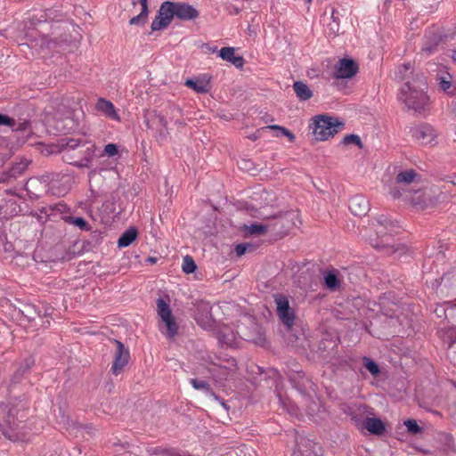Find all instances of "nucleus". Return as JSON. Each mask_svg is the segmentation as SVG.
Segmentation results:
<instances>
[{
	"mask_svg": "<svg viewBox=\"0 0 456 456\" xmlns=\"http://www.w3.org/2000/svg\"><path fill=\"white\" fill-rule=\"evenodd\" d=\"M96 146L84 136L63 137L47 150L48 154H61L62 160L78 168L89 167L95 157Z\"/></svg>",
	"mask_w": 456,
	"mask_h": 456,
	"instance_id": "nucleus-1",
	"label": "nucleus"
},
{
	"mask_svg": "<svg viewBox=\"0 0 456 456\" xmlns=\"http://www.w3.org/2000/svg\"><path fill=\"white\" fill-rule=\"evenodd\" d=\"M200 15L199 11L186 2H163L151 22V32L167 28L176 18L182 21L194 20Z\"/></svg>",
	"mask_w": 456,
	"mask_h": 456,
	"instance_id": "nucleus-2",
	"label": "nucleus"
},
{
	"mask_svg": "<svg viewBox=\"0 0 456 456\" xmlns=\"http://www.w3.org/2000/svg\"><path fill=\"white\" fill-rule=\"evenodd\" d=\"M428 84L423 73H418L411 80H407L402 86L398 99L403 102L409 110L417 113H422L429 105V97L426 93Z\"/></svg>",
	"mask_w": 456,
	"mask_h": 456,
	"instance_id": "nucleus-3",
	"label": "nucleus"
},
{
	"mask_svg": "<svg viewBox=\"0 0 456 456\" xmlns=\"http://www.w3.org/2000/svg\"><path fill=\"white\" fill-rule=\"evenodd\" d=\"M344 126L345 124L338 118L328 114H320L311 118L309 130L316 141H326L334 137Z\"/></svg>",
	"mask_w": 456,
	"mask_h": 456,
	"instance_id": "nucleus-4",
	"label": "nucleus"
},
{
	"mask_svg": "<svg viewBox=\"0 0 456 456\" xmlns=\"http://www.w3.org/2000/svg\"><path fill=\"white\" fill-rule=\"evenodd\" d=\"M389 194L394 200H402L403 202L411 204L417 210H423L436 202L431 191L427 190L409 191L395 186L390 189Z\"/></svg>",
	"mask_w": 456,
	"mask_h": 456,
	"instance_id": "nucleus-5",
	"label": "nucleus"
},
{
	"mask_svg": "<svg viewBox=\"0 0 456 456\" xmlns=\"http://www.w3.org/2000/svg\"><path fill=\"white\" fill-rule=\"evenodd\" d=\"M26 403L17 397H10L0 403V414L5 428L14 431L19 428L20 423L25 418Z\"/></svg>",
	"mask_w": 456,
	"mask_h": 456,
	"instance_id": "nucleus-6",
	"label": "nucleus"
},
{
	"mask_svg": "<svg viewBox=\"0 0 456 456\" xmlns=\"http://www.w3.org/2000/svg\"><path fill=\"white\" fill-rule=\"evenodd\" d=\"M295 218H297V214L295 211H287L266 219L275 227V229H271V232L281 238L296 225Z\"/></svg>",
	"mask_w": 456,
	"mask_h": 456,
	"instance_id": "nucleus-7",
	"label": "nucleus"
},
{
	"mask_svg": "<svg viewBox=\"0 0 456 456\" xmlns=\"http://www.w3.org/2000/svg\"><path fill=\"white\" fill-rule=\"evenodd\" d=\"M276 304V312L287 330H290L295 323L296 314L293 308L290 307L289 299L282 294L274 296Z\"/></svg>",
	"mask_w": 456,
	"mask_h": 456,
	"instance_id": "nucleus-8",
	"label": "nucleus"
},
{
	"mask_svg": "<svg viewBox=\"0 0 456 456\" xmlns=\"http://www.w3.org/2000/svg\"><path fill=\"white\" fill-rule=\"evenodd\" d=\"M158 314L165 322L168 338H174L178 332V325L172 314L169 304L162 297L157 299Z\"/></svg>",
	"mask_w": 456,
	"mask_h": 456,
	"instance_id": "nucleus-9",
	"label": "nucleus"
},
{
	"mask_svg": "<svg viewBox=\"0 0 456 456\" xmlns=\"http://www.w3.org/2000/svg\"><path fill=\"white\" fill-rule=\"evenodd\" d=\"M294 456H322V450L318 443L304 436L296 438V449Z\"/></svg>",
	"mask_w": 456,
	"mask_h": 456,
	"instance_id": "nucleus-10",
	"label": "nucleus"
},
{
	"mask_svg": "<svg viewBox=\"0 0 456 456\" xmlns=\"http://www.w3.org/2000/svg\"><path fill=\"white\" fill-rule=\"evenodd\" d=\"M195 307L194 317L197 323L204 329L212 328L215 324V320L211 314L212 306L210 304L201 300L196 303Z\"/></svg>",
	"mask_w": 456,
	"mask_h": 456,
	"instance_id": "nucleus-11",
	"label": "nucleus"
},
{
	"mask_svg": "<svg viewBox=\"0 0 456 456\" xmlns=\"http://www.w3.org/2000/svg\"><path fill=\"white\" fill-rule=\"evenodd\" d=\"M408 133L422 144L431 143L436 137V130L428 123L411 126Z\"/></svg>",
	"mask_w": 456,
	"mask_h": 456,
	"instance_id": "nucleus-12",
	"label": "nucleus"
},
{
	"mask_svg": "<svg viewBox=\"0 0 456 456\" xmlns=\"http://www.w3.org/2000/svg\"><path fill=\"white\" fill-rule=\"evenodd\" d=\"M25 190L32 200H37L52 191L43 176L29 178L25 183Z\"/></svg>",
	"mask_w": 456,
	"mask_h": 456,
	"instance_id": "nucleus-13",
	"label": "nucleus"
},
{
	"mask_svg": "<svg viewBox=\"0 0 456 456\" xmlns=\"http://www.w3.org/2000/svg\"><path fill=\"white\" fill-rule=\"evenodd\" d=\"M117 349L114 356L113 364L111 367V371L114 375L118 376L121 373L124 367L128 363L130 354L128 349H126L124 344L118 340H114Z\"/></svg>",
	"mask_w": 456,
	"mask_h": 456,
	"instance_id": "nucleus-14",
	"label": "nucleus"
},
{
	"mask_svg": "<svg viewBox=\"0 0 456 456\" xmlns=\"http://www.w3.org/2000/svg\"><path fill=\"white\" fill-rule=\"evenodd\" d=\"M358 71V65L353 59H341L335 66V77L351 78Z\"/></svg>",
	"mask_w": 456,
	"mask_h": 456,
	"instance_id": "nucleus-15",
	"label": "nucleus"
},
{
	"mask_svg": "<svg viewBox=\"0 0 456 456\" xmlns=\"http://www.w3.org/2000/svg\"><path fill=\"white\" fill-rule=\"evenodd\" d=\"M354 421L357 426L360 425V420L354 419ZM361 425L362 428L367 429L374 436H381L386 431L385 423L379 418L366 417L362 421H361Z\"/></svg>",
	"mask_w": 456,
	"mask_h": 456,
	"instance_id": "nucleus-16",
	"label": "nucleus"
},
{
	"mask_svg": "<svg viewBox=\"0 0 456 456\" xmlns=\"http://www.w3.org/2000/svg\"><path fill=\"white\" fill-rule=\"evenodd\" d=\"M349 209L353 215L362 216L370 210V204L364 196L354 195L349 200Z\"/></svg>",
	"mask_w": 456,
	"mask_h": 456,
	"instance_id": "nucleus-17",
	"label": "nucleus"
},
{
	"mask_svg": "<svg viewBox=\"0 0 456 456\" xmlns=\"http://www.w3.org/2000/svg\"><path fill=\"white\" fill-rule=\"evenodd\" d=\"M376 221L378 224L383 228L377 231L378 235L384 236L387 233H389L391 235L392 232H395L396 229L400 227L397 221L392 220L391 218L385 215L379 216L376 218Z\"/></svg>",
	"mask_w": 456,
	"mask_h": 456,
	"instance_id": "nucleus-18",
	"label": "nucleus"
},
{
	"mask_svg": "<svg viewBox=\"0 0 456 456\" xmlns=\"http://www.w3.org/2000/svg\"><path fill=\"white\" fill-rule=\"evenodd\" d=\"M418 176L419 175L414 169H407L401 171L396 175L395 178V183L393 185L389 187V190L392 187L395 186H399L402 189H405V186L413 183Z\"/></svg>",
	"mask_w": 456,
	"mask_h": 456,
	"instance_id": "nucleus-19",
	"label": "nucleus"
},
{
	"mask_svg": "<svg viewBox=\"0 0 456 456\" xmlns=\"http://www.w3.org/2000/svg\"><path fill=\"white\" fill-rule=\"evenodd\" d=\"M96 110L110 119L117 121L120 120V117L115 109V106L109 100L100 98L96 103Z\"/></svg>",
	"mask_w": 456,
	"mask_h": 456,
	"instance_id": "nucleus-20",
	"label": "nucleus"
},
{
	"mask_svg": "<svg viewBox=\"0 0 456 456\" xmlns=\"http://www.w3.org/2000/svg\"><path fill=\"white\" fill-rule=\"evenodd\" d=\"M42 176L44 177L45 181L46 182V183H48V186L52 190V194L61 195L67 193L69 190L68 187L59 189L58 192L53 191V190L57 187V183L59 182H61L62 179H69L67 175H62L61 173H48Z\"/></svg>",
	"mask_w": 456,
	"mask_h": 456,
	"instance_id": "nucleus-21",
	"label": "nucleus"
},
{
	"mask_svg": "<svg viewBox=\"0 0 456 456\" xmlns=\"http://www.w3.org/2000/svg\"><path fill=\"white\" fill-rule=\"evenodd\" d=\"M28 167V163L24 161L16 162L0 176V183H9L10 179L16 178L21 175Z\"/></svg>",
	"mask_w": 456,
	"mask_h": 456,
	"instance_id": "nucleus-22",
	"label": "nucleus"
},
{
	"mask_svg": "<svg viewBox=\"0 0 456 456\" xmlns=\"http://www.w3.org/2000/svg\"><path fill=\"white\" fill-rule=\"evenodd\" d=\"M50 308H46L44 314H41V310L33 304H25L22 308L20 309V314L28 321H35L37 317L41 318L44 316H48L50 314Z\"/></svg>",
	"mask_w": 456,
	"mask_h": 456,
	"instance_id": "nucleus-23",
	"label": "nucleus"
},
{
	"mask_svg": "<svg viewBox=\"0 0 456 456\" xmlns=\"http://www.w3.org/2000/svg\"><path fill=\"white\" fill-rule=\"evenodd\" d=\"M397 311L398 306L395 304H390L389 302L386 301L380 302L379 312L383 316H385L388 320L389 325L394 326L397 322Z\"/></svg>",
	"mask_w": 456,
	"mask_h": 456,
	"instance_id": "nucleus-24",
	"label": "nucleus"
},
{
	"mask_svg": "<svg viewBox=\"0 0 456 456\" xmlns=\"http://www.w3.org/2000/svg\"><path fill=\"white\" fill-rule=\"evenodd\" d=\"M441 41V35L436 34L434 31L426 33V40L423 43L422 51L428 54L434 53L437 49V46Z\"/></svg>",
	"mask_w": 456,
	"mask_h": 456,
	"instance_id": "nucleus-25",
	"label": "nucleus"
},
{
	"mask_svg": "<svg viewBox=\"0 0 456 456\" xmlns=\"http://www.w3.org/2000/svg\"><path fill=\"white\" fill-rule=\"evenodd\" d=\"M323 285L330 291H336L341 285V281L336 270H328L323 273Z\"/></svg>",
	"mask_w": 456,
	"mask_h": 456,
	"instance_id": "nucleus-26",
	"label": "nucleus"
},
{
	"mask_svg": "<svg viewBox=\"0 0 456 456\" xmlns=\"http://www.w3.org/2000/svg\"><path fill=\"white\" fill-rule=\"evenodd\" d=\"M34 364H35V360L33 357L29 356V357L25 358L20 364L17 370L12 375V379H11L12 383H13V384L19 383L22 379L23 376L28 371H29V370L31 369V367Z\"/></svg>",
	"mask_w": 456,
	"mask_h": 456,
	"instance_id": "nucleus-27",
	"label": "nucleus"
},
{
	"mask_svg": "<svg viewBox=\"0 0 456 456\" xmlns=\"http://www.w3.org/2000/svg\"><path fill=\"white\" fill-rule=\"evenodd\" d=\"M292 87L296 96L300 102L307 101L314 95L313 91L308 85L301 80L294 82Z\"/></svg>",
	"mask_w": 456,
	"mask_h": 456,
	"instance_id": "nucleus-28",
	"label": "nucleus"
},
{
	"mask_svg": "<svg viewBox=\"0 0 456 456\" xmlns=\"http://www.w3.org/2000/svg\"><path fill=\"white\" fill-rule=\"evenodd\" d=\"M271 229H275L274 225H273L267 219H265V223H254L250 225H245V231L249 235H264L268 231L271 232Z\"/></svg>",
	"mask_w": 456,
	"mask_h": 456,
	"instance_id": "nucleus-29",
	"label": "nucleus"
},
{
	"mask_svg": "<svg viewBox=\"0 0 456 456\" xmlns=\"http://www.w3.org/2000/svg\"><path fill=\"white\" fill-rule=\"evenodd\" d=\"M438 334L443 342L447 345V348H451L456 343V326L441 328Z\"/></svg>",
	"mask_w": 456,
	"mask_h": 456,
	"instance_id": "nucleus-30",
	"label": "nucleus"
},
{
	"mask_svg": "<svg viewBox=\"0 0 456 456\" xmlns=\"http://www.w3.org/2000/svg\"><path fill=\"white\" fill-rule=\"evenodd\" d=\"M419 72H415L413 66L411 62L404 63L398 67L395 71V78L399 81L411 80Z\"/></svg>",
	"mask_w": 456,
	"mask_h": 456,
	"instance_id": "nucleus-31",
	"label": "nucleus"
},
{
	"mask_svg": "<svg viewBox=\"0 0 456 456\" xmlns=\"http://www.w3.org/2000/svg\"><path fill=\"white\" fill-rule=\"evenodd\" d=\"M138 231L135 227L131 226L126 230L118 238V247L126 248L130 246L137 238Z\"/></svg>",
	"mask_w": 456,
	"mask_h": 456,
	"instance_id": "nucleus-32",
	"label": "nucleus"
},
{
	"mask_svg": "<svg viewBox=\"0 0 456 456\" xmlns=\"http://www.w3.org/2000/svg\"><path fill=\"white\" fill-rule=\"evenodd\" d=\"M145 123H146V126L148 128H152V125H154V124L161 126L163 127L164 131H160L159 132V135L160 136L166 137L167 134H168V132H167V120L160 113H156L155 112L153 114L151 119H147Z\"/></svg>",
	"mask_w": 456,
	"mask_h": 456,
	"instance_id": "nucleus-33",
	"label": "nucleus"
},
{
	"mask_svg": "<svg viewBox=\"0 0 456 456\" xmlns=\"http://www.w3.org/2000/svg\"><path fill=\"white\" fill-rule=\"evenodd\" d=\"M190 383L194 389L202 390L207 395L213 396L216 400H219V396L216 395V393L214 392V390L211 388L210 385L207 381L200 380L198 379H191Z\"/></svg>",
	"mask_w": 456,
	"mask_h": 456,
	"instance_id": "nucleus-34",
	"label": "nucleus"
},
{
	"mask_svg": "<svg viewBox=\"0 0 456 456\" xmlns=\"http://www.w3.org/2000/svg\"><path fill=\"white\" fill-rule=\"evenodd\" d=\"M438 79L439 87L442 91L451 96L455 94L456 87L452 83V77L450 74H447L446 76H441L438 77Z\"/></svg>",
	"mask_w": 456,
	"mask_h": 456,
	"instance_id": "nucleus-35",
	"label": "nucleus"
},
{
	"mask_svg": "<svg viewBox=\"0 0 456 456\" xmlns=\"http://www.w3.org/2000/svg\"><path fill=\"white\" fill-rule=\"evenodd\" d=\"M185 86L200 94L208 92V83L204 80L188 78L185 81Z\"/></svg>",
	"mask_w": 456,
	"mask_h": 456,
	"instance_id": "nucleus-36",
	"label": "nucleus"
},
{
	"mask_svg": "<svg viewBox=\"0 0 456 456\" xmlns=\"http://www.w3.org/2000/svg\"><path fill=\"white\" fill-rule=\"evenodd\" d=\"M65 222L78 227L82 231H89L90 225L87 221L81 216H66Z\"/></svg>",
	"mask_w": 456,
	"mask_h": 456,
	"instance_id": "nucleus-37",
	"label": "nucleus"
},
{
	"mask_svg": "<svg viewBox=\"0 0 456 456\" xmlns=\"http://www.w3.org/2000/svg\"><path fill=\"white\" fill-rule=\"evenodd\" d=\"M362 364L370 371L373 377H378L380 374V368L379 364L371 358L363 356Z\"/></svg>",
	"mask_w": 456,
	"mask_h": 456,
	"instance_id": "nucleus-38",
	"label": "nucleus"
},
{
	"mask_svg": "<svg viewBox=\"0 0 456 456\" xmlns=\"http://www.w3.org/2000/svg\"><path fill=\"white\" fill-rule=\"evenodd\" d=\"M263 129L275 130L278 132L276 134L277 136L284 135V136L288 137L289 141L291 142H293L296 139V136L294 135V134L292 132H290L289 129H287L286 127L281 126L270 125V126L264 127Z\"/></svg>",
	"mask_w": 456,
	"mask_h": 456,
	"instance_id": "nucleus-39",
	"label": "nucleus"
},
{
	"mask_svg": "<svg viewBox=\"0 0 456 456\" xmlns=\"http://www.w3.org/2000/svg\"><path fill=\"white\" fill-rule=\"evenodd\" d=\"M102 238H103V236H102V232L101 231H98V230L94 231L91 233L90 239L84 242V248L88 250V249H91V248L96 247L97 245H99L101 243Z\"/></svg>",
	"mask_w": 456,
	"mask_h": 456,
	"instance_id": "nucleus-40",
	"label": "nucleus"
},
{
	"mask_svg": "<svg viewBox=\"0 0 456 456\" xmlns=\"http://www.w3.org/2000/svg\"><path fill=\"white\" fill-rule=\"evenodd\" d=\"M53 11L49 9L45 12H41L39 15L33 16L31 18V24L33 26H37L41 23L52 21L53 20V18L52 17Z\"/></svg>",
	"mask_w": 456,
	"mask_h": 456,
	"instance_id": "nucleus-41",
	"label": "nucleus"
},
{
	"mask_svg": "<svg viewBox=\"0 0 456 456\" xmlns=\"http://www.w3.org/2000/svg\"><path fill=\"white\" fill-rule=\"evenodd\" d=\"M256 337H250V336H248L246 334L244 335H241L240 337L245 339V340H248V341H252L254 344L256 345H259V346H263L265 342V334L261 331V328L256 326Z\"/></svg>",
	"mask_w": 456,
	"mask_h": 456,
	"instance_id": "nucleus-42",
	"label": "nucleus"
},
{
	"mask_svg": "<svg viewBox=\"0 0 456 456\" xmlns=\"http://www.w3.org/2000/svg\"><path fill=\"white\" fill-rule=\"evenodd\" d=\"M182 269L185 273H192L196 271L197 265L191 256L183 257Z\"/></svg>",
	"mask_w": 456,
	"mask_h": 456,
	"instance_id": "nucleus-43",
	"label": "nucleus"
},
{
	"mask_svg": "<svg viewBox=\"0 0 456 456\" xmlns=\"http://www.w3.org/2000/svg\"><path fill=\"white\" fill-rule=\"evenodd\" d=\"M404 426L407 428V432L411 435H418L423 431V428H421L413 419H406L404 421Z\"/></svg>",
	"mask_w": 456,
	"mask_h": 456,
	"instance_id": "nucleus-44",
	"label": "nucleus"
},
{
	"mask_svg": "<svg viewBox=\"0 0 456 456\" xmlns=\"http://www.w3.org/2000/svg\"><path fill=\"white\" fill-rule=\"evenodd\" d=\"M148 15H149V12L141 11V12L138 15H136L129 20V24L142 27L147 22Z\"/></svg>",
	"mask_w": 456,
	"mask_h": 456,
	"instance_id": "nucleus-45",
	"label": "nucleus"
},
{
	"mask_svg": "<svg viewBox=\"0 0 456 456\" xmlns=\"http://www.w3.org/2000/svg\"><path fill=\"white\" fill-rule=\"evenodd\" d=\"M12 131L17 132H24L30 134L31 133V123L29 120L24 119L21 121L19 119V121L15 120V126L14 127H12Z\"/></svg>",
	"mask_w": 456,
	"mask_h": 456,
	"instance_id": "nucleus-46",
	"label": "nucleus"
},
{
	"mask_svg": "<svg viewBox=\"0 0 456 456\" xmlns=\"http://www.w3.org/2000/svg\"><path fill=\"white\" fill-rule=\"evenodd\" d=\"M234 334L231 331L229 333H225L224 331H220L218 333V341L222 346H231L234 341Z\"/></svg>",
	"mask_w": 456,
	"mask_h": 456,
	"instance_id": "nucleus-47",
	"label": "nucleus"
},
{
	"mask_svg": "<svg viewBox=\"0 0 456 456\" xmlns=\"http://www.w3.org/2000/svg\"><path fill=\"white\" fill-rule=\"evenodd\" d=\"M153 454L158 456H190L179 453L175 449H163L157 447L153 450Z\"/></svg>",
	"mask_w": 456,
	"mask_h": 456,
	"instance_id": "nucleus-48",
	"label": "nucleus"
},
{
	"mask_svg": "<svg viewBox=\"0 0 456 456\" xmlns=\"http://www.w3.org/2000/svg\"><path fill=\"white\" fill-rule=\"evenodd\" d=\"M341 143L345 144V145L354 143V144L357 145L359 149H362L363 148V145H362V142L361 141V138L358 135L353 134L346 135L343 138Z\"/></svg>",
	"mask_w": 456,
	"mask_h": 456,
	"instance_id": "nucleus-49",
	"label": "nucleus"
},
{
	"mask_svg": "<svg viewBox=\"0 0 456 456\" xmlns=\"http://www.w3.org/2000/svg\"><path fill=\"white\" fill-rule=\"evenodd\" d=\"M234 51H235V50H234V48H233V47H223V48H221V50L219 51V56H220L223 60H224V61H226L230 62V61H231L232 57V56H233V54H234Z\"/></svg>",
	"mask_w": 456,
	"mask_h": 456,
	"instance_id": "nucleus-50",
	"label": "nucleus"
},
{
	"mask_svg": "<svg viewBox=\"0 0 456 456\" xmlns=\"http://www.w3.org/2000/svg\"><path fill=\"white\" fill-rule=\"evenodd\" d=\"M214 366L218 367V370L216 372L219 374L221 379H227V377L229 376L230 370L229 368L226 366H220L216 363H213ZM211 373L214 377H216V370H211Z\"/></svg>",
	"mask_w": 456,
	"mask_h": 456,
	"instance_id": "nucleus-51",
	"label": "nucleus"
},
{
	"mask_svg": "<svg viewBox=\"0 0 456 456\" xmlns=\"http://www.w3.org/2000/svg\"><path fill=\"white\" fill-rule=\"evenodd\" d=\"M0 126H5L11 128L14 127L15 119L5 114L0 113Z\"/></svg>",
	"mask_w": 456,
	"mask_h": 456,
	"instance_id": "nucleus-52",
	"label": "nucleus"
},
{
	"mask_svg": "<svg viewBox=\"0 0 456 456\" xmlns=\"http://www.w3.org/2000/svg\"><path fill=\"white\" fill-rule=\"evenodd\" d=\"M104 153L109 157H114L118 154V146L114 143H109L104 148Z\"/></svg>",
	"mask_w": 456,
	"mask_h": 456,
	"instance_id": "nucleus-53",
	"label": "nucleus"
},
{
	"mask_svg": "<svg viewBox=\"0 0 456 456\" xmlns=\"http://www.w3.org/2000/svg\"><path fill=\"white\" fill-rule=\"evenodd\" d=\"M230 62L232 64H233L236 68L238 69H242L244 64H245V60L242 56L240 55H238V56H235L233 54V56L232 57Z\"/></svg>",
	"mask_w": 456,
	"mask_h": 456,
	"instance_id": "nucleus-54",
	"label": "nucleus"
},
{
	"mask_svg": "<svg viewBox=\"0 0 456 456\" xmlns=\"http://www.w3.org/2000/svg\"><path fill=\"white\" fill-rule=\"evenodd\" d=\"M331 18H332V20L333 22L336 23V28L331 27V29L333 31H338V22H339V18H338V12L335 9L332 10L331 12Z\"/></svg>",
	"mask_w": 456,
	"mask_h": 456,
	"instance_id": "nucleus-55",
	"label": "nucleus"
},
{
	"mask_svg": "<svg viewBox=\"0 0 456 456\" xmlns=\"http://www.w3.org/2000/svg\"><path fill=\"white\" fill-rule=\"evenodd\" d=\"M435 314H436L437 317H444L445 319H447V309H445L444 307L443 306H438L435 309Z\"/></svg>",
	"mask_w": 456,
	"mask_h": 456,
	"instance_id": "nucleus-56",
	"label": "nucleus"
},
{
	"mask_svg": "<svg viewBox=\"0 0 456 456\" xmlns=\"http://www.w3.org/2000/svg\"><path fill=\"white\" fill-rule=\"evenodd\" d=\"M247 247H248V246H247L246 244H243V243H241V244H238V245L236 246V248H235V252H236V254H237L238 256H242V255H244V254L246 253V251H247Z\"/></svg>",
	"mask_w": 456,
	"mask_h": 456,
	"instance_id": "nucleus-57",
	"label": "nucleus"
},
{
	"mask_svg": "<svg viewBox=\"0 0 456 456\" xmlns=\"http://www.w3.org/2000/svg\"><path fill=\"white\" fill-rule=\"evenodd\" d=\"M0 430L3 431V434L5 437H7L9 439H12L13 436L12 434H10L8 430L5 429V427H4V424L3 423V421H0Z\"/></svg>",
	"mask_w": 456,
	"mask_h": 456,
	"instance_id": "nucleus-58",
	"label": "nucleus"
},
{
	"mask_svg": "<svg viewBox=\"0 0 456 456\" xmlns=\"http://www.w3.org/2000/svg\"><path fill=\"white\" fill-rule=\"evenodd\" d=\"M139 3L142 6L141 11H144L146 12H149V6H148V0H139Z\"/></svg>",
	"mask_w": 456,
	"mask_h": 456,
	"instance_id": "nucleus-59",
	"label": "nucleus"
},
{
	"mask_svg": "<svg viewBox=\"0 0 456 456\" xmlns=\"http://www.w3.org/2000/svg\"><path fill=\"white\" fill-rule=\"evenodd\" d=\"M252 165V162L250 160H246V159H243L241 161V168L243 169H250V167Z\"/></svg>",
	"mask_w": 456,
	"mask_h": 456,
	"instance_id": "nucleus-60",
	"label": "nucleus"
},
{
	"mask_svg": "<svg viewBox=\"0 0 456 456\" xmlns=\"http://www.w3.org/2000/svg\"><path fill=\"white\" fill-rule=\"evenodd\" d=\"M170 110H171L172 114H174L175 112L182 114V110L179 107H176V106L170 107Z\"/></svg>",
	"mask_w": 456,
	"mask_h": 456,
	"instance_id": "nucleus-61",
	"label": "nucleus"
},
{
	"mask_svg": "<svg viewBox=\"0 0 456 456\" xmlns=\"http://www.w3.org/2000/svg\"><path fill=\"white\" fill-rule=\"evenodd\" d=\"M175 124L180 127H183L186 126V123L183 120L179 119L175 120Z\"/></svg>",
	"mask_w": 456,
	"mask_h": 456,
	"instance_id": "nucleus-62",
	"label": "nucleus"
},
{
	"mask_svg": "<svg viewBox=\"0 0 456 456\" xmlns=\"http://www.w3.org/2000/svg\"><path fill=\"white\" fill-rule=\"evenodd\" d=\"M227 362L231 366L236 365V360L234 358H231V359L227 360Z\"/></svg>",
	"mask_w": 456,
	"mask_h": 456,
	"instance_id": "nucleus-63",
	"label": "nucleus"
},
{
	"mask_svg": "<svg viewBox=\"0 0 456 456\" xmlns=\"http://www.w3.org/2000/svg\"><path fill=\"white\" fill-rule=\"evenodd\" d=\"M12 248V244H10V243H6V244L4 245V250H5V251H11V248Z\"/></svg>",
	"mask_w": 456,
	"mask_h": 456,
	"instance_id": "nucleus-64",
	"label": "nucleus"
}]
</instances>
